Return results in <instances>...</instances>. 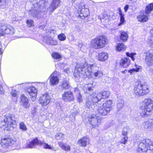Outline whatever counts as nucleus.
Segmentation results:
<instances>
[{"mask_svg":"<svg viewBox=\"0 0 153 153\" xmlns=\"http://www.w3.org/2000/svg\"><path fill=\"white\" fill-rule=\"evenodd\" d=\"M52 58L56 61H59L62 59V56L59 53L57 52H52L51 54Z\"/></svg>","mask_w":153,"mask_h":153,"instance_id":"28","label":"nucleus"},{"mask_svg":"<svg viewBox=\"0 0 153 153\" xmlns=\"http://www.w3.org/2000/svg\"><path fill=\"white\" fill-rule=\"evenodd\" d=\"M136 153H153V141L150 139H143L139 144Z\"/></svg>","mask_w":153,"mask_h":153,"instance_id":"5","label":"nucleus"},{"mask_svg":"<svg viewBox=\"0 0 153 153\" xmlns=\"http://www.w3.org/2000/svg\"><path fill=\"white\" fill-rule=\"evenodd\" d=\"M26 23L29 27L34 26V21L33 20H27L26 21Z\"/></svg>","mask_w":153,"mask_h":153,"instance_id":"43","label":"nucleus"},{"mask_svg":"<svg viewBox=\"0 0 153 153\" xmlns=\"http://www.w3.org/2000/svg\"><path fill=\"white\" fill-rule=\"evenodd\" d=\"M29 100L24 94H22L20 96V102L23 107L25 108H28L30 106Z\"/></svg>","mask_w":153,"mask_h":153,"instance_id":"15","label":"nucleus"},{"mask_svg":"<svg viewBox=\"0 0 153 153\" xmlns=\"http://www.w3.org/2000/svg\"><path fill=\"white\" fill-rule=\"evenodd\" d=\"M120 39L123 42H126L127 41L128 38V35L127 32L123 31H120Z\"/></svg>","mask_w":153,"mask_h":153,"instance_id":"26","label":"nucleus"},{"mask_svg":"<svg viewBox=\"0 0 153 153\" xmlns=\"http://www.w3.org/2000/svg\"><path fill=\"white\" fill-rule=\"evenodd\" d=\"M102 94L103 99L108 98L110 95V92L108 91H104L100 92Z\"/></svg>","mask_w":153,"mask_h":153,"instance_id":"36","label":"nucleus"},{"mask_svg":"<svg viewBox=\"0 0 153 153\" xmlns=\"http://www.w3.org/2000/svg\"><path fill=\"white\" fill-rule=\"evenodd\" d=\"M3 120L0 123V127L3 128L4 130L10 131L14 129L17 126V123L15 115L8 113L4 115Z\"/></svg>","mask_w":153,"mask_h":153,"instance_id":"2","label":"nucleus"},{"mask_svg":"<svg viewBox=\"0 0 153 153\" xmlns=\"http://www.w3.org/2000/svg\"><path fill=\"white\" fill-rule=\"evenodd\" d=\"M16 140L14 137L10 135H7L1 137L0 141V144L4 147L8 148L16 144Z\"/></svg>","mask_w":153,"mask_h":153,"instance_id":"7","label":"nucleus"},{"mask_svg":"<svg viewBox=\"0 0 153 153\" xmlns=\"http://www.w3.org/2000/svg\"><path fill=\"white\" fill-rule=\"evenodd\" d=\"M89 14V12L88 9L84 8L81 10L80 13L78 16L83 19L87 17Z\"/></svg>","mask_w":153,"mask_h":153,"instance_id":"25","label":"nucleus"},{"mask_svg":"<svg viewBox=\"0 0 153 153\" xmlns=\"http://www.w3.org/2000/svg\"><path fill=\"white\" fill-rule=\"evenodd\" d=\"M127 71V70H125L124 71H121V73H123V74H125L126 73V72Z\"/></svg>","mask_w":153,"mask_h":153,"instance_id":"54","label":"nucleus"},{"mask_svg":"<svg viewBox=\"0 0 153 153\" xmlns=\"http://www.w3.org/2000/svg\"><path fill=\"white\" fill-rule=\"evenodd\" d=\"M93 99L94 100L95 99L97 100L96 101H94L96 103H98V102L100 101L102 99H103V97L101 92L98 93L96 97H94Z\"/></svg>","mask_w":153,"mask_h":153,"instance_id":"37","label":"nucleus"},{"mask_svg":"<svg viewBox=\"0 0 153 153\" xmlns=\"http://www.w3.org/2000/svg\"><path fill=\"white\" fill-rule=\"evenodd\" d=\"M98 114L102 116L107 115L110 112L107 110L103 106L99 107L97 110Z\"/></svg>","mask_w":153,"mask_h":153,"instance_id":"20","label":"nucleus"},{"mask_svg":"<svg viewBox=\"0 0 153 153\" xmlns=\"http://www.w3.org/2000/svg\"><path fill=\"white\" fill-rule=\"evenodd\" d=\"M3 52L2 48L0 47V55H1L3 53Z\"/></svg>","mask_w":153,"mask_h":153,"instance_id":"53","label":"nucleus"},{"mask_svg":"<svg viewBox=\"0 0 153 153\" xmlns=\"http://www.w3.org/2000/svg\"><path fill=\"white\" fill-rule=\"evenodd\" d=\"M62 100L65 101L71 102L74 100L73 93L70 91H65L62 95Z\"/></svg>","mask_w":153,"mask_h":153,"instance_id":"12","label":"nucleus"},{"mask_svg":"<svg viewBox=\"0 0 153 153\" xmlns=\"http://www.w3.org/2000/svg\"><path fill=\"white\" fill-rule=\"evenodd\" d=\"M14 30L13 27L10 25L1 24L0 25V37L6 35H12Z\"/></svg>","mask_w":153,"mask_h":153,"instance_id":"9","label":"nucleus"},{"mask_svg":"<svg viewBox=\"0 0 153 153\" xmlns=\"http://www.w3.org/2000/svg\"><path fill=\"white\" fill-rule=\"evenodd\" d=\"M11 95L13 97H15L16 96L17 94L15 92H12L11 93Z\"/></svg>","mask_w":153,"mask_h":153,"instance_id":"52","label":"nucleus"},{"mask_svg":"<svg viewBox=\"0 0 153 153\" xmlns=\"http://www.w3.org/2000/svg\"><path fill=\"white\" fill-rule=\"evenodd\" d=\"M3 93V87L0 85V94H2Z\"/></svg>","mask_w":153,"mask_h":153,"instance_id":"50","label":"nucleus"},{"mask_svg":"<svg viewBox=\"0 0 153 153\" xmlns=\"http://www.w3.org/2000/svg\"><path fill=\"white\" fill-rule=\"evenodd\" d=\"M128 134V132L127 131H125L124 130L122 132V135L123 136H127Z\"/></svg>","mask_w":153,"mask_h":153,"instance_id":"48","label":"nucleus"},{"mask_svg":"<svg viewBox=\"0 0 153 153\" xmlns=\"http://www.w3.org/2000/svg\"><path fill=\"white\" fill-rule=\"evenodd\" d=\"M55 71L52 73L50 78V82L51 85H57L59 82V79L57 76H55L54 74Z\"/></svg>","mask_w":153,"mask_h":153,"instance_id":"24","label":"nucleus"},{"mask_svg":"<svg viewBox=\"0 0 153 153\" xmlns=\"http://www.w3.org/2000/svg\"><path fill=\"white\" fill-rule=\"evenodd\" d=\"M128 136H126L123 138L120 141V143L125 144L128 141Z\"/></svg>","mask_w":153,"mask_h":153,"instance_id":"45","label":"nucleus"},{"mask_svg":"<svg viewBox=\"0 0 153 153\" xmlns=\"http://www.w3.org/2000/svg\"><path fill=\"white\" fill-rule=\"evenodd\" d=\"M145 61L148 65L152 66L153 65V53H147L146 56Z\"/></svg>","mask_w":153,"mask_h":153,"instance_id":"18","label":"nucleus"},{"mask_svg":"<svg viewBox=\"0 0 153 153\" xmlns=\"http://www.w3.org/2000/svg\"><path fill=\"white\" fill-rule=\"evenodd\" d=\"M4 0H0V3H1Z\"/></svg>","mask_w":153,"mask_h":153,"instance_id":"55","label":"nucleus"},{"mask_svg":"<svg viewBox=\"0 0 153 153\" xmlns=\"http://www.w3.org/2000/svg\"><path fill=\"white\" fill-rule=\"evenodd\" d=\"M94 75L95 77H100L103 76V73L101 71H97L94 73Z\"/></svg>","mask_w":153,"mask_h":153,"instance_id":"44","label":"nucleus"},{"mask_svg":"<svg viewBox=\"0 0 153 153\" xmlns=\"http://www.w3.org/2000/svg\"><path fill=\"white\" fill-rule=\"evenodd\" d=\"M127 48L126 46L123 43H118L115 47V49L118 52L124 51L126 50Z\"/></svg>","mask_w":153,"mask_h":153,"instance_id":"27","label":"nucleus"},{"mask_svg":"<svg viewBox=\"0 0 153 153\" xmlns=\"http://www.w3.org/2000/svg\"><path fill=\"white\" fill-rule=\"evenodd\" d=\"M49 43L52 45H56L57 44V42L56 40L53 39L50 40Z\"/></svg>","mask_w":153,"mask_h":153,"instance_id":"46","label":"nucleus"},{"mask_svg":"<svg viewBox=\"0 0 153 153\" xmlns=\"http://www.w3.org/2000/svg\"><path fill=\"white\" fill-rule=\"evenodd\" d=\"M143 105L140 108L141 111L140 113L142 118H146L150 116L153 111V101L150 98H146L143 102Z\"/></svg>","mask_w":153,"mask_h":153,"instance_id":"4","label":"nucleus"},{"mask_svg":"<svg viewBox=\"0 0 153 153\" xmlns=\"http://www.w3.org/2000/svg\"><path fill=\"white\" fill-rule=\"evenodd\" d=\"M41 141L37 137H35L28 142L26 147L28 148H34L36 145L40 146Z\"/></svg>","mask_w":153,"mask_h":153,"instance_id":"13","label":"nucleus"},{"mask_svg":"<svg viewBox=\"0 0 153 153\" xmlns=\"http://www.w3.org/2000/svg\"><path fill=\"white\" fill-rule=\"evenodd\" d=\"M119 14L120 16V22L118 24V26H120L123 24L125 22L124 14L122 13L121 8L119 7L118 8Z\"/></svg>","mask_w":153,"mask_h":153,"instance_id":"29","label":"nucleus"},{"mask_svg":"<svg viewBox=\"0 0 153 153\" xmlns=\"http://www.w3.org/2000/svg\"><path fill=\"white\" fill-rule=\"evenodd\" d=\"M108 54L105 52H101L98 53L97 56V59L101 62H104L108 58Z\"/></svg>","mask_w":153,"mask_h":153,"instance_id":"21","label":"nucleus"},{"mask_svg":"<svg viewBox=\"0 0 153 153\" xmlns=\"http://www.w3.org/2000/svg\"><path fill=\"white\" fill-rule=\"evenodd\" d=\"M150 91V87L146 82L138 81L134 86L133 94L135 96L143 97L148 95Z\"/></svg>","mask_w":153,"mask_h":153,"instance_id":"3","label":"nucleus"},{"mask_svg":"<svg viewBox=\"0 0 153 153\" xmlns=\"http://www.w3.org/2000/svg\"><path fill=\"white\" fill-rule=\"evenodd\" d=\"M51 99L50 96L48 94L45 93L40 97L38 101L42 107H44L49 104Z\"/></svg>","mask_w":153,"mask_h":153,"instance_id":"11","label":"nucleus"},{"mask_svg":"<svg viewBox=\"0 0 153 153\" xmlns=\"http://www.w3.org/2000/svg\"><path fill=\"white\" fill-rule=\"evenodd\" d=\"M93 64H89L85 62L78 63L75 67L73 75L75 78H79L82 75L86 77L91 76L92 74V68Z\"/></svg>","mask_w":153,"mask_h":153,"instance_id":"1","label":"nucleus"},{"mask_svg":"<svg viewBox=\"0 0 153 153\" xmlns=\"http://www.w3.org/2000/svg\"><path fill=\"white\" fill-rule=\"evenodd\" d=\"M94 101L93 100L92 101L88 99L86 100L85 103L86 108H92V105L94 104H95Z\"/></svg>","mask_w":153,"mask_h":153,"instance_id":"34","label":"nucleus"},{"mask_svg":"<svg viewBox=\"0 0 153 153\" xmlns=\"http://www.w3.org/2000/svg\"><path fill=\"white\" fill-rule=\"evenodd\" d=\"M42 145L43 146V148L44 149H53V148L50 145L45 142L43 141H41L40 146Z\"/></svg>","mask_w":153,"mask_h":153,"instance_id":"35","label":"nucleus"},{"mask_svg":"<svg viewBox=\"0 0 153 153\" xmlns=\"http://www.w3.org/2000/svg\"><path fill=\"white\" fill-rule=\"evenodd\" d=\"M87 90L88 91H92L93 90L92 87H89L87 88Z\"/></svg>","mask_w":153,"mask_h":153,"instance_id":"51","label":"nucleus"},{"mask_svg":"<svg viewBox=\"0 0 153 153\" xmlns=\"http://www.w3.org/2000/svg\"><path fill=\"white\" fill-rule=\"evenodd\" d=\"M61 88L62 90H67L70 87V84L68 81L63 80L60 85Z\"/></svg>","mask_w":153,"mask_h":153,"instance_id":"31","label":"nucleus"},{"mask_svg":"<svg viewBox=\"0 0 153 153\" xmlns=\"http://www.w3.org/2000/svg\"><path fill=\"white\" fill-rule=\"evenodd\" d=\"M135 66L137 67L136 68H133L130 69L128 71V72L130 73L131 74H132V73L134 72H137L139 71L141 67L138 66V67H137V65L136 64L135 65Z\"/></svg>","mask_w":153,"mask_h":153,"instance_id":"38","label":"nucleus"},{"mask_svg":"<svg viewBox=\"0 0 153 153\" xmlns=\"http://www.w3.org/2000/svg\"><path fill=\"white\" fill-rule=\"evenodd\" d=\"M26 94L29 95L33 101H34L36 97L37 90L33 86H30L25 89Z\"/></svg>","mask_w":153,"mask_h":153,"instance_id":"10","label":"nucleus"},{"mask_svg":"<svg viewBox=\"0 0 153 153\" xmlns=\"http://www.w3.org/2000/svg\"><path fill=\"white\" fill-rule=\"evenodd\" d=\"M108 43L106 36L100 35L93 38L90 42V46L95 49H100L105 47Z\"/></svg>","mask_w":153,"mask_h":153,"instance_id":"6","label":"nucleus"},{"mask_svg":"<svg viewBox=\"0 0 153 153\" xmlns=\"http://www.w3.org/2000/svg\"><path fill=\"white\" fill-rule=\"evenodd\" d=\"M63 135V134H62V133H57L56 134V135L55 136V137L57 139H58V137H59L60 136L62 137Z\"/></svg>","mask_w":153,"mask_h":153,"instance_id":"47","label":"nucleus"},{"mask_svg":"<svg viewBox=\"0 0 153 153\" xmlns=\"http://www.w3.org/2000/svg\"><path fill=\"white\" fill-rule=\"evenodd\" d=\"M75 0H72V1L73 2H74L75 1Z\"/></svg>","mask_w":153,"mask_h":153,"instance_id":"56","label":"nucleus"},{"mask_svg":"<svg viewBox=\"0 0 153 153\" xmlns=\"http://www.w3.org/2000/svg\"><path fill=\"white\" fill-rule=\"evenodd\" d=\"M153 10V4L151 3L148 4L145 9V13L146 14H150Z\"/></svg>","mask_w":153,"mask_h":153,"instance_id":"32","label":"nucleus"},{"mask_svg":"<svg viewBox=\"0 0 153 153\" xmlns=\"http://www.w3.org/2000/svg\"><path fill=\"white\" fill-rule=\"evenodd\" d=\"M124 101L121 100L119 101L117 105V108L118 111H120L123 107L124 106Z\"/></svg>","mask_w":153,"mask_h":153,"instance_id":"39","label":"nucleus"},{"mask_svg":"<svg viewBox=\"0 0 153 153\" xmlns=\"http://www.w3.org/2000/svg\"><path fill=\"white\" fill-rule=\"evenodd\" d=\"M60 3V0H53L48 7L49 12H53L59 6Z\"/></svg>","mask_w":153,"mask_h":153,"instance_id":"14","label":"nucleus"},{"mask_svg":"<svg viewBox=\"0 0 153 153\" xmlns=\"http://www.w3.org/2000/svg\"><path fill=\"white\" fill-rule=\"evenodd\" d=\"M144 126L150 131L153 130V118L148 119L143 123Z\"/></svg>","mask_w":153,"mask_h":153,"instance_id":"22","label":"nucleus"},{"mask_svg":"<svg viewBox=\"0 0 153 153\" xmlns=\"http://www.w3.org/2000/svg\"><path fill=\"white\" fill-rule=\"evenodd\" d=\"M126 54L127 57H130L133 61H134L135 59L134 57V56L136 55V53L133 52L130 53L129 52H126Z\"/></svg>","mask_w":153,"mask_h":153,"instance_id":"40","label":"nucleus"},{"mask_svg":"<svg viewBox=\"0 0 153 153\" xmlns=\"http://www.w3.org/2000/svg\"><path fill=\"white\" fill-rule=\"evenodd\" d=\"M128 8H129V5L128 4H126L125 6V7H124V9L125 10V11L126 12L127 11Z\"/></svg>","mask_w":153,"mask_h":153,"instance_id":"49","label":"nucleus"},{"mask_svg":"<svg viewBox=\"0 0 153 153\" xmlns=\"http://www.w3.org/2000/svg\"><path fill=\"white\" fill-rule=\"evenodd\" d=\"M102 105L110 112L113 109V100H107L102 104Z\"/></svg>","mask_w":153,"mask_h":153,"instance_id":"19","label":"nucleus"},{"mask_svg":"<svg viewBox=\"0 0 153 153\" xmlns=\"http://www.w3.org/2000/svg\"><path fill=\"white\" fill-rule=\"evenodd\" d=\"M59 146L65 151H70L71 150V147L69 145H65L62 142H59L58 143Z\"/></svg>","mask_w":153,"mask_h":153,"instance_id":"30","label":"nucleus"},{"mask_svg":"<svg viewBox=\"0 0 153 153\" xmlns=\"http://www.w3.org/2000/svg\"><path fill=\"white\" fill-rule=\"evenodd\" d=\"M89 123L93 128H98L102 122V118L96 116L95 114H92L88 117Z\"/></svg>","mask_w":153,"mask_h":153,"instance_id":"8","label":"nucleus"},{"mask_svg":"<svg viewBox=\"0 0 153 153\" xmlns=\"http://www.w3.org/2000/svg\"><path fill=\"white\" fill-rule=\"evenodd\" d=\"M89 141V139L87 137L84 136L80 138L77 141V143L80 146L85 147Z\"/></svg>","mask_w":153,"mask_h":153,"instance_id":"23","label":"nucleus"},{"mask_svg":"<svg viewBox=\"0 0 153 153\" xmlns=\"http://www.w3.org/2000/svg\"><path fill=\"white\" fill-rule=\"evenodd\" d=\"M19 128L23 131H25L27 130V128L24 122H21L19 124Z\"/></svg>","mask_w":153,"mask_h":153,"instance_id":"41","label":"nucleus"},{"mask_svg":"<svg viewBox=\"0 0 153 153\" xmlns=\"http://www.w3.org/2000/svg\"><path fill=\"white\" fill-rule=\"evenodd\" d=\"M58 38L60 41H63L65 40L66 37L65 35L63 33H61L58 36Z\"/></svg>","mask_w":153,"mask_h":153,"instance_id":"42","label":"nucleus"},{"mask_svg":"<svg viewBox=\"0 0 153 153\" xmlns=\"http://www.w3.org/2000/svg\"><path fill=\"white\" fill-rule=\"evenodd\" d=\"M130 64L129 59L127 57L122 58L120 62L119 65L122 68H127Z\"/></svg>","mask_w":153,"mask_h":153,"instance_id":"17","label":"nucleus"},{"mask_svg":"<svg viewBox=\"0 0 153 153\" xmlns=\"http://www.w3.org/2000/svg\"><path fill=\"white\" fill-rule=\"evenodd\" d=\"M74 92H77L78 95L76 97V99L77 101L80 103L81 102H82L83 100L82 95L81 94L80 91L77 88H75L74 89Z\"/></svg>","mask_w":153,"mask_h":153,"instance_id":"33","label":"nucleus"},{"mask_svg":"<svg viewBox=\"0 0 153 153\" xmlns=\"http://www.w3.org/2000/svg\"><path fill=\"white\" fill-rule=\"evenodd\" d=\"M138 21L140 23H144L147 22L149 19L148 14H145L143 13H141L137 16Z\"/></svg>","mask_w":153,"mask_h":153,"instance_id":"16","label":"nucleus"}]
</instances>
